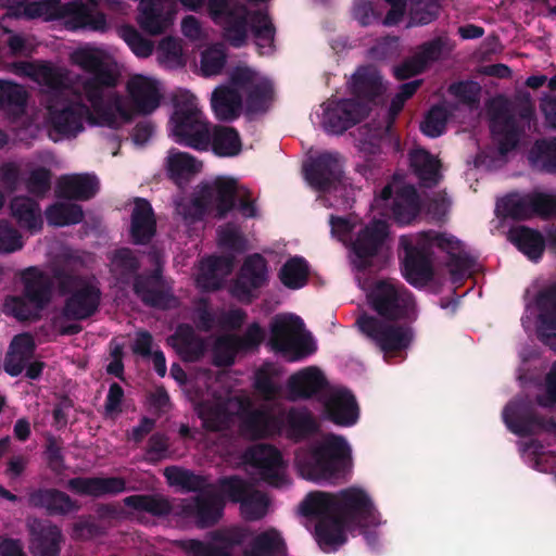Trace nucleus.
<instances>
[{"instance_id": "f257e3e1", "label": "nucleus", "mask_w": 556, "mask_h": 556, "mask_svg": "<svg viewBox=\"0 0 556 556\" xmlns=\"http://www.w3.org/2000/svg\"><path fill=\"white\" fill-rule=\"evenodd\" d=\"M420 211L415 189L395 177L375 198L370 205V220L362 225L355 215L330 217L331 233L350 250L354 266H367L388 237V218L409 224Z\"/></svg>"}, {"instance_id": "f03ea898", "label": "nucleus", "mask_w": 556, "mask_h": 556, "mask_svg": "<svg viewBox=\"0 0 556 556\" xmlns=\"http://www.w3.org/2000/svg\"><path fill=\"white\" fill-rule=\"evenodd\" d=\"M300 511L316 519V540L325 552L344 544L352 533V525H358L366 536L369 528L381 525L371 498L359 488H350L337 495L312 492L302 501Z\"/></svg>"}, {"instance_id": "7ed1b4c3", "label": "nucleus", "mask_w": 556, "mask_h": 556, "mask_svg": "<svg viewBox=\"0 0 556 556\" xmlns=\"http://www.w3.org/2000/svg\"><path fill=\"white\" fill-rule=\"evenodd\" d=\"M127 97H113L109 89L101 100V111L90 112L79 108L71 110L64 94L51 106V121L60 135L72 136L83 129L85 122L92 124L118 126L127 122L132 114H150L155 111L162 100L161 83L148 75H130L126 83Z\"/></svg>"}, {"instance_id": "20e7f679", "label": "nucleus", "mask_w": 556, "mask_h": 556, "mask_svg": "<svg viewBox=\"0 0 556 556\" xmlns=\"http://www.w3.org/2000/svg\"><path fill=\"white\" fill-rule=\"evenodd\" d=\"M71 60L90 76L88 81L81 85L76 83L73 90L68 87L59 88L63 85L64 74L47 64L29 63L22 67L24 73L38 84L55 89L48 104V118L54 130L50 109L58 98L64 94L73 111L83 108L90 112H100L101 100L104 99L109 87L116 81L115 75L108 67V54L99 48L79 47L72 52Z\"/></svg>"}, {"instance_id": "39448f33", "label": "nucleus", "mask_w": 556, "mask_h": 556, "mask_svg": "<svg viewBox=\"0 0 556 556\" xmlns=\"http://www.w3.org/2000/svg\"><path fill=\"white\" fill-rule=\"evenodd\" d=\"M367 300L377 316L362 314L356 325L362 334L376 344L386 356L406 349L412 332L401 323L415 314L413 296L392 281H378L367 293Z\"/></svg>"}, {"instance_id": "423d86ee", "label": "nucleus", "mask_w": 556, "mask_h": 556, "mask_svg": "<svg viewBox=\"0 0 556 556\" xmlns=\"http://www.w3.org/2000/svg\"><path fill=\"white\" fill-rule=\"evenodd\" d=\"M274 99V86L269 77L255 68L240 64L229 74L228 84L217 87L212 94V108L219 119L238 116L243 102L249 110L261 111Z\"/></svg>"}, {"instance_id": "0eeeda50", "label": "nucleus", "mask_w": 556, "mask_h": 556, "mask_svg": "<svg viewBox=\"0 0 556 556\" xmlns=\"http://www.w3.org/2000/svg\"><path fill=\"white\" fill-rule=\"evenodd\" d=\"M197 403L199 417L203 426L211 430H219L230 421L238 418L242 421L243 431L251 438L269 435L275 432L286 431L288 435L295 437V429H285L279 421L269 413H251L250 403L243 402L241 397L235 396L227 402L215 399V395L207 392Z\"/></svg>"}, {"instance_id": "6e6552de", "label": "nucleus", "mask_w": 556, "mask_h": 556, "mask_svg": "<svg viewBox=\"0 0 556 556\" xmlns=\"http://www.w3.org/2000/svg\"><path fill=\"white\" fill-rule=\"evenodd\" d=\"M207 8L211 18L224 29L232 46L243 45L253 31L262 54L273 50L274 30L265 13L249 11L240 0H208Z\"/></svg>"}, {"instance_id": "1a4fd4ad", "label": "nucleus", "mask_w": 556, "mask_h": 556, "mask_svg": "<svg viewBox=\"0 0 556 556\" xmlns=\"http://www.w3.org/2000/svg\"><path fill=\"white\" fill-rule=\"evenodd\" d=\"M236 201L239 202V210L243 216L256 215V208L250 201L249 189L233 177L222 176L202 185L194 201L178 202L176 210L187 222L201 216L204 211L223 217L233 207Z\"/></svg>"}, {"instance_id": "9d476101", "label": "nucleus", "mask_w": 556, "mask_h": 556, "mask_svg": "<svg viewBox=\"0 0 556 556\" xmlns=\"http://www.w3.org/2000/svg\"><path fill=\"white\" fill-rule=\"evenodd\" d=\"M401 247L404 250L403 276L414 286H424L432 275L430 255L434 247L452 255H460L462 243L450 235H435L421 232L413 236H403Z\"/></svg>"}, {"instance_id": "9b49d317", "label": "nucleus", "mask_w": 556, "mask_h": 556, "mask_svg": "<svg viewBox=\"0 0 556 556\" xmlns=\"http://www.w3.org/2000/svg\"><path fill=\"white\" fill-rule=\"evenodd\" d=\"M351 448L341 437L328 435L296 455L299 475L309 481H328L350 465Z\"/></svg>"}, {"instance_id": "f8f14e48", "label": "nucleus", "mask_w": 556, "mask_h": 556, "mask_svg": "<svg viewBox=\"0 0 556 556\" xmlns=\"http://www.w3.org/2000/svg\"><path fill=\"white\" fill-rule=\"evenodd\" d=\"M170 137L180 144L198 150L210 148V128L199 108L198 99L189 91H180L168 123Z\"/></svg>"}, {"instance_id": "ddd939ff", "label": "nucleus", "mask_w": 556, "mask_h": 556, "mask_svg": "<svg viewBox=\"0 0 556 556\" xmlns=\"http://www.w3.org/2000/svg\"><path fill=\"white\" fill-rule=\"evenodd\" d=\"M25 14L31 18L61 20L71 29L102 30L105 28V18L101 13L92 5L78 2L61 4L59 0L30 1L25 7Z\"/></svg>"}, {"instance_id": "4468645a", "label": "nucleus", "mask_w": 556, "mask_h": 556, "mask_svg": "<svg viewBox=\"0 0 556 556\" xmlns=\"http://www.w3.org/2000/svg\"><path fill=\"white\" fill-rule=\"evenodd\" d=\"M305 179L314 188L323 190L321 198L325 205L345 206L348 190L345 182L341 181V159L337 153L323 152L304 167Z\"/></svg>"}, {"instance_id": "2eb2a0df", "label": "nucleus", "mask_w": 556, "mask_h": 556, "mask_svg": "<svg viewBox=\"0 0 556 556\" xmlns=\"http://www.w3.org/2000/svg\"><path fill=\"white\" fill-rule=\"evenodd\" d=\"M270 345L289 361H299L316 351V344L303 321L293 314L277 315L271 323Z\"/></svg>"}, {"instance_id": "dca6fc26", "label": "nucleus", "mask_w": 556, "mask_h": 556, "mask_svg": "<svg viewBox=\"0 0 556 556\" xmlns=\"http://www.w3.org/2000/svg\"><path fill=\"white\" fill-rule=\"evenodd\" d=\"M25 298L11 296L5 300L4 312L17 319H29L49 301L50 290L47 278L36 268L23 274Z\"/></svg>"}, {"instance_id": "f3484780", "label": "nucleus", "mask_w": 556, "mask_h": 556, "mask_svg": "<svg viewBox=\"0 0 556 556\" xmlns=\"http://www.w3.org/2000/svg\"><path fill=\"white\" fill-rule=\"evenodd\" d=\"M367 105L351 100L329 99L313 114L312 119L329 132H342L366 115Z\"/></svg>"}, {"instance_id": "a211bd4d", "label": "nucleus", "mask_w": 556, "mask_h": 556, "mask_svg": "<svg viewBox=\"0 0 556 556\" xmlns=\"http://www.w3.org/2000/svg\"><path fill=\"white\" fill-rule=\"evenodd\" d=\"M245 464L255 479L270 485L281 486L288 481L281 455L271 446L256 445L252 447L245 455Z\"/></svg>"}, {"instance_id": "6ab92c4d", "label": "nucleus", "mask_w": 556, "mask_h": 556, "mask_svg": "<svg viewBox=\"0 0 556 556\" xmlns=\"http://www.w3.org/2000/svg\"><path fill=\"white\" fill-rule=\"evenodd\" d=\"M496 212L511 218H527L533 213L551 215L556 213V200L553 195L545 193L510 194L497 202Z\"/></svg>"}, {"instance_id": "aec40b11", "label": "nucleus", "mask_w": 556, "mask_h": 556, "mask_svg": "<svg viewBox=\"0 0 556 556\" xmlns=\"http://www.w3.org/2000/svg\"><path fill=\"white\" fill-rule=\"evenodd\" d=\"M220 488L224 496L241 503V514L245 519L256 520L266 515L267 497L260 492H252L243 481L235 478L227 479L222 481Z\"/></svg>"}, {"instance_id": "412c9836", "label": "nucleus", "mask_w": 556, "mask_h": 556, "mask_svg": "<svg viewBox=\"0 0 556 556\" xmlns=\"http://www.w3.org/2000/svg\"><path fill=\"white\" fill-rule=\"evenodd\" d=\"M175 11L166 0H141L139 23L151 35H159L168 29L174 22Z\"/></svg>"}, {"instance_id": "4be33fe9", "label": "nucleus", "mask_w": 556, "mask_h": 556, "mask_svg": "<svg viewBox=\"0 0 556 556\" xmlns=\"http://www.w3.org/2000/svg\"><path fill=\"white\" fill-rule=\"evenodd\" d=\"M266 279L267 270L264 258L260 255H253L245 261L231 292L241 301H250L253 296V292L260 288Z\"/></svg>"}, {"instance_id": "5701e85b", "label": "nucleus", "mask_w": 556, "mask_h": 556, "mask_svg": "<svg viewBox=\"0 0 556 556\" xmlns=\"http://www.w3.org/2000/svg\"><path fill=\"white\" fill-rule=\"evenodd\" d=\"M73 293L67 300L65 312L73 318H86L98 305L99 290L93 281L71 280Z\"/></svg>"}, {"instance_id": "b1692460", "label": "nucleus", "mask_w": 556, "mask_h": 556, "mask_svg": "<svg viewBox=\"0 0 556 556\" xmlns=\"http://www.w3.org/2000/svg\"><path fill=\"white\" fill-rule=\"evenodd\" d=\"M164 169L170 180L182 186L202 170V163L187 152L173 149L164 160Z\"/></svg>"}, {"instance_id": "393cba45", "label": "nucleus", "mask_w": 556, "mask_h": 556, "mask_svg": "<svg viewBox=\"0 0 556 556\" xmlns=\"http://www.w3.org/2000/svg\"><path fill=\"white\" fill-rule=\"evenodd\" d=\"M324 405L328 418L338 425L350 426L358 418L355 399L345 390L331 391Z\"/></svg>"}, {"instance_id": "a878e982", "label": "nucleus", "mask_w": 556, "mask_h": 556, "mask_svg": "<svg viewBox=\"0 0 556 556\" xmlns=\"http://www.w3.org/2000/svg\"><path fill=\"white\" fill-rule=\"evenodd\" d=\"M326 386V378L319 368L309 366L293 374L287 383L291 399H308Z\"/></svg>"}, {"instance_id": "bb28decb", "label": "nucleus", "mask_w": 556, "mask_h": 556, "mask_svg": "<svg viewBox=\"0 0 556 556\" xmlns=\"http://www.w3.org/2000/svg\"><path fill=\"white\" fill-rule=\"evenodd\" d=\"M263 330L257 325H251L244 340H237L231 337L219 339L214 346V362L217 365H229L232 363L236 353L258 344L263 340Z\"/></svg>"}, {"instance_id": "cd10ccee", "label": "nucleus", "mask_w": 556, "mask_h": 556, "mask_svg": "<svg viewBox=\"0 0 556 556\" xmlns=\"http://www.w3.org/2000/svg\"><path fill=\"white\" fill-rule=\"evenodd\" d=\"M351 88L359 101L374 103H377L384 91L381 77L371 67L359 68L352 77Z\"/></svg>"}, {"instance_id": "c85d7f7f", "label": "nucleus", "mask_w": 556, "mask_h": 556, "mask_svg": "<svg viewBox=\"0 0 556 556\" xmlns=\"http://www.w3.org/2000/svg\"><path fill=\"white\" fill-rule=\"evenodd\" d=\"M231 269V263L227 258L210 257L203 260L194 274L195 283L200 289H216L223 278H225Z\"/></svg>"}, {"instance_id": "c756f323", "label": "nucleus", "mask_w": 556, "mask_h": 556, "mask_svg": "<svg viewBox=\"0 0 556 556\" xmlns=\"http://www.w3.org/2000/svg\"><path fill=\"white\" fill-rule=\"evenodd\" d=\"M155 230V219L152 207L146 200L138 199L131 214V236L137 243L148 241Z\"/></svg>"}, {"instance_id": "7c9ffc66", "label": "nucleus", "mask_w": 556, "mask_h": 556, "mask_svg": "<svg viewBox=\"0 0 556 556\" xmlns=\"http://www.w3.org/2000/svg\"><path fill=\"white\" fill-rule=\"evenodd\" d=\"M98 190V180L88 174L67 175L60 179L59 192L62 197L89 199Z\"/></svg>"}, {"instance_id": "2f4dec72", "label": "nucleus", "mask_w": 556, "mask_h": 556, "mask_svg": "<svg viewBox=\"0 0 556 556\" xmlns=\"http://www.w3.org/2000/svg\"><path fill=\"white\" fill-rule=\"evenodd\" d=\"M248 533L244 530L233 529L218 539H215L211 544H204L199 541L189 542V549L195 556H227V553L217 551L218 548L228 547L232 544H239L247 541Z\"/></svg>"}, {"instance_id": "473e14b6", "label": "nucleus", "mask_w": 556, "mask_h": 556, "mask_svg": "<svg viewBox=\"0 0 556 556\" xmlns=\"http://www.w3.org/2000/svg\"><path fill=\"white\" fill-rule=\"evenodd\" d=\"M34 340L28 334H18L11 342L5 362V371L11 376L21 374L24 363L34 350Z\"/></svg>"}, {"instance_id": "72a5a7b5", "label": "nucleus", "mask_w": 556, "mask_h": 556, "mask_svg": "<svg viewBox=\"0 0 556 556\" xmlns=\"http://www.w3.org/2000/svg\"><path fill=\"white\" fill-rule=\"evenodd\" d=\"M410 166L424 185L430 186L440 179V163L421 148L410 152Z\"/></svg>"}, {"instance_id": "f704fd0d", "label": "nucleus", "mask_w": 556, "mask_h": 556, "mask_svg": "<svg viewBox=\"0 0 556 556\" xmlns=\"http://www.w3.org/2000/svg\"><path fill=\"white\" fill-rule=\"evenodd\" d=\"M71 485L78 493L94 496L118 493L125 489V482L119 478L75 479Z\"/></svg>"}, {"instance_id": "c9c22d12", "label": "nucleus", "mask_w": 556, "mask_h": 556, "mask_svg": "<svg viewBox=\"0 0 556 556\" xmlns=\"http://www.w3.org/2000/svg\"><path fill=\"white\" fill-rule=\"evenodd\" d=\"M508 238L530 260H536L543 253L544 240L534 230L517 227L509 231Z\"/></svg>"}, {"instance_id": "e433bc0d", "label": "nucleus", "mask_w": 556, "mask_h": 556, "mask_svg": "<svg viewBox=\"0 0 556 556\" xmlns=\"http://www.w3.org/2000/svg\"><path fill=\"white\" fill-rule=\"evenodd\" d=\"M210 147L219 156H235L240 153L242 144L233 128L215 127L210 134Z\"/></svg>"}, {"instance_id": "4c0bfd02", "label": "nucleus", "mask_w": 556, "mask_h": 556, "mask_svg": "<svg viewBox=\"0 0 556 556\" xmlns=\"http://www.w3.org/2000/svg\"><path fill=\"white\" fill-rule=\"evenodd\" d=\"M12 215L21 227L37 231L42 226L41 212L38 205L28 198H15L11 204Z\"/></svg>"}, {"instance_id": "58836bf2", "label": "nucleus", "mask_w": 556, "mask_h": 556, "mask_svg": "<svg viewBox=\"0 0 556 556\" xmlns=\"http://www.w3.org/2000/svg\"><path fill=\"white\" fill-rule=\"evenodd\" d=\"M539 305L542 307L538 331L543 341L556 351V300L543 295Z\"/></svg>"}, {"instance_id": "ea45409f", "label": "nucleus", "mask_w": 556, "mask_h": 556, "mask_svg": "<svg viewBox=\"0 0 556 556\" xmlns=\"http://www.w3.org/2000/svg\"><path fill=\"white\" fill-rule=\"evenodd\" d=\"M491 129L494 140L500 146L498 152L504 156L517 143L515 123L506 113H503L492 119Z\"/></svg>"}, {"instance_id": "a19ab883", "label": "nucleus", "mask_w": 556, "mask_h": 556, "mask_svg": "<svg viewBox=\"0 0 556 556\" xmlns=\"http://www.w3.org/2000/svg\"><path fill=\"white\" fill-rule=\"evenodd\" d=\"M308 265L299 256L289 258L280 268L279 278L289 289H300L307 282Z\"/></svg>"}, {"instance_id": "79ce46f5", "label": "nucleus", "mask_w": 556, "mask_h": 556, "mask_svg": "<svg viewBox=\"0 0 556 556\" xmlns=\"http://www.w3.org/2000/svg\"><path fill=\"white\" fill-rule=\"evenodd\" d=\"M280 370L276 365L265 364L255 375L254 387L265 400L275 399L279 392L278 378Z\"/></svg>"}, {"instance_id": "37998d69", "label": "nucleus", "mask_w": 556, "mask_h": 556, "mask_svg": "<svg viewBox=\"0 0 556 556\" xmlns=\"http://www.w3.org/2000/svg\"><path fill=\"white\" fill-rule=\"evenodd\" d=\"M285 551V542L276 529H269L261 533L253 543L249 556L280 555Z\"/></svg>"}, {"instance_id": "c03bdc74", "label": "nucleus", "mask_w": 556, "mask_h": 556, "mask_svg": "<svg viewBox=\"0 0 556 556\" xmlns=\"http://www.w3.org/2000/svg\"><path fill=\"white\" fill-rule=\"evenodd\" d=\"M529 160L539 168L556 172V139L538 141L530 151Z\"/></svg>"}, {"instance_id": "a18cd8bd", "label": "nucleus", "mask_w": 556, "mask_h": 556, "mask_svg": "<svg viewBox=\"0 0 556 556\" xmlns=\"http://www.w3.org/2000/svg\"><path fill=\"white\" fill-rule=\"evenodd\" d=\"M83 218L80 207L72 203H56L47 211V219L54 226L76 224Z\"/></svg>"}, {"instance_id": "49530a36", "label": "nucleus", "mask_w": 556, "mask_h": 556, "mask_svg": "<svg viewBox=\"0 0 556 556\" xmlns=\"http://www.w3.org/2000/svg\"><path fill=\"white\" fill-rule=\"evenodd\" d=\"M169 342L185 359H193L202 351V344L193 338L188 327L179 328Z\"/></svg>"}, {"instance_id": "de8ad7c7", "label": "nucleus", "mask_w": 556, "mask_h": 556, "mask_svg": "<svg viewBox=\"0 0 556 556\" xmlns=\"http://www.w3.org/2000/svg\"><path fill=\"white\" fill-rule=\"evenodd\" d=\"M225 62L226 55L220 46L208 47L201 54L200 72L205 77L218 75Z\"/></svg>"}, {"instance_id": "09e8293b", "label": "nucleus", "mask_w": 556, "mask_h": 556, "mask_svg": "<svg viewBox=\"0 0 556 556\" xmlns=\"http://www.w3.org/2000/svg\"><path fill=\"white\" fill-rule=\"evenodd\" d=\"M507 427L517 434H525L531 431V425L527 419V408L521 403H511L506 406L503 413Z\"/></svg>"}, {"instance_id": "8fccbe9b", "label": "nucleus", "mask_w": 556, "mask_h": 556, "mask_svg": "<svg viewBox=\"0 0 556 556\" xmlns=\"http://www.w3.org/2000/svg\"><path fill=\"white\" fill-rule=\"evenodd\" d=\"M157 60L166 67H177L184 64L182 51L178 40L163 39L156 50Z\"/></svg>"}, {"instance_id": "3c124183", "label": "nucleus", "mask_w": 556, "mask_h": 556, "mask_svg": "<svg viewBox=\"0 0 556 556\" xmlns=\"http://www.w3.org/2000/svg\"><path fill=\"white\" fill-rule=\"evenodd\" d=\"M450 116L451 113L445 105L433 108L421 124L422 132L432 138L440 136Z\"/></svg>"}, {"instance_id": "603ef678", "label": "nucleus", "mask_w": 556, "mask_h": 556, "mask_svg": "<svg viewBox=\"0 0 556 556\" xmlns=\"http://www.w3.org/2000/svg\"><path fill=\"white\" fill-rule=\"evenodd\" d=\"M164 473L169 484L180 486L182 489L191 490L200 486L201 484L199 477L181 468H167Z\"/></svg>"}, {"instance_id": "864d4df0", "label": "nucleus", "mask_w": 556, "mask_h": 556, "mask_svg": "<svg viewBox=\"0 0 556 556\" xmlns=\"http://www.w3.org/2000/svg\"><path fill=\"white\" fill-rule=\"evenodd\" d=\"M123 38L136 55L146 58L152 53V43L148 39L142 38L136 30L125 29Z\"/></svg>"}, {"instance_id": "5fc2aeb1", "label": "nucleus", "mask_w": 556, "mask_h": 556, "mask_svg": "<svg viewBox=\"0 0 556 556\" xmlns=\"http://www.w3.org/2000/svg\"><path fill=\"white\" fill-rule=\"evenodd\" d=\"M22 248L21 237L7 223H0V252L10 253Z\"/></svg>"}, {"instance_id": "6e6d98bb", "label": "nucleus", "mask_w": 556, "mask_h": 556, "mask_svg": "<svg viewBox=\"0 0 556 556\" xmlns=\"http://www.w3.org/2000/svg\"><path fill=\"white\" fill-rule=\"evenodd\" d=\"M1 92L5 97L8 104L14 105L18 110L22 109L26 100V91L23 87L7 81L1 85Z\"/></svg>"}, {"instance_id": "4d7b16f0", "label": "nucleus", "mask_w": 556, "mask_h": 556, "mask_svg": "<svg viewBox=\"0 0 556 556\" xmlns=\"http://www.w3.org/2000/svg\"><path fill=\"white\" fill-rule=\"evenodd\" d=\"M136 267V260L131 253L126 250L117 251L112 258V271L122 275L125 271L132 270Z\"/></svg>"}, {"instance_id": "13d9d810", "label": "nucleus", "mask_w": 556, "mask_h": 556, "mask_svg": "<svg viewBox=\"0 0 556 556\" xmlns=\"http://www.w3.org/2000/svg\"><path fill=\"white\" fill-rule=\"evenodd\" d=\"M124 396V392L122 388L114 383L110 387L106 402H105V413L109 416H115L121 412V404Z\"/></svg>"}, {"instance_id": "bf43d9fd", "label": "nucleus", "mask_w": 556, "mask_h": 556, "mask_svg": "<svg viewBox=\"0 0 556 556\" xmlns=\"http://www.w3.org/2000/svg\"><path fill=\"white\" fill-rule=\"evenodd\" d=\"M48 508L54 511L65 513L72 509L73 505L65 494L51 491L46 494Z\"/></svg>"}, {"instance_id": "052dcab7", "label": "nucleus", "mask_w": 556, "mask_h": 556, "mask_svg": "<svg viewBox=\"0 0 556 556\" xmlns=\"http://www.w3.org/2000/svg\"><path fill=\"white\" fill-rule=\"evenodd\" d=\"M126 504L135 508L144 509L154 514H161L164 507H159V503L149 496H131L126 498Z\"/></svg>"}, {"instance_id": "680f3d73", "label": "nucleus", "mask_w": 556, "mask_h": 556, "mask_svg": "<svg viewBox=\"0 0 556 556\" xmlns=\"http://www.w3.org/2000/svg\"><path fill=\"white\" fill-rule=\"evenodd\" d=\"M541 405L549 406L556 402V363L546 378V394L539 399Z\"/></svg>"}, {"instance_id": "e2e57ef3", "label": "nucleus", "mask_w": 556, "mask_h": 556, "mask_svg": "<svg viewBox=\"0 0 556 556\" xmlns=\"http://www.w3.org/2000/svg\"><path fill=\"white\" fill-rule=\"evenodd\" d=\"M181 31L187 38L191 40H198L203 37V30L199 22L193 16L184 18L181 23Z\"/></svg>"}, {"instance_id": "0e129e2a", "label": "nucleus", "mask_w": 556, "mask_h": 556, "mask_svg": "<svg viewBox=\"0 0 556 556\" xmlns=\"http://www.w3.org/2000/svg\"><path fill=\"white\" fill-rule=\"evenodd\" d=\"M425 65V60H414L406 62L403 66L395 70V75L400 79L408 78L418 74Z\"/></svg>"}, {"instance_id": "69168bd1", "label": "nucleus", "mask_w": 556, "mask_h": 556, "mask_svg": "<svg viewBox=\"0 0 556 556\" xmlns=\"http://www.w3.org/2000/svg\"><path fill=\"white\" fill-rule=\"evenodd\" d=\"M354 15L361 24H369L372 16L371 4L366 0H356L354 4Z\"/></svg>"}, {"instance_id": "338daca9", "label": "nucleus", "mask_w": 556, "mask_h": 556, "mask_svg": "<svg viewBox=\"0 0 556 556\" xmlns=\"http://www.w3.org/2000/svg\"><path fill=\"white\" fill-rule=\"evenodd\" d=\"M0 553L2 556H24L20 543L14 540H3L0 544Z\"/></svg>"}, {"instance_id": "774afa93", "label": "nucleus", "mask_w": 556, "mask_h": 556, "mask_svg": "<svg viewBox=\"0 0 556 556\" xmlns=\"http://www.w3.org/2000/svg\"><path fill=\"white\" fill-rule=\"evenodd\" d=\"M542 110L547 122L553 127H556V98H549L544 100L542 103Z\"/></svg>"}]
</instances>
